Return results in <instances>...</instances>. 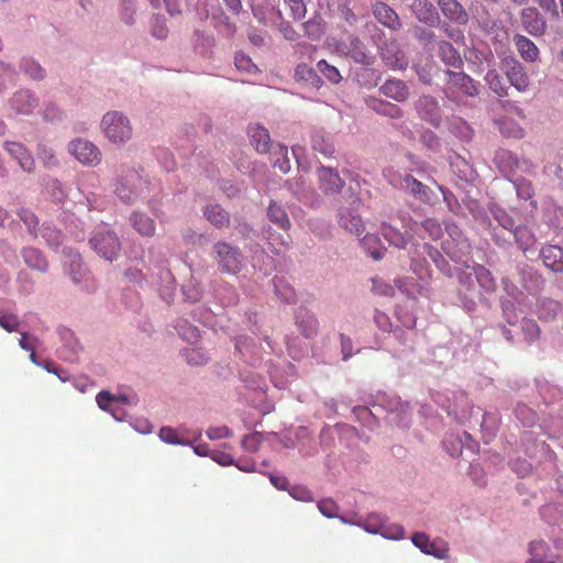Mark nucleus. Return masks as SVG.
<instances>
[{
    "label": "nucleus",
    "mask_w": 563,
    "mask_h": 563,
    "mask_svg": "<svg viewBox=\"0 0 563 563\" xmlns=\"http://www.w3.org/2000/svg\"><path fill=\"white\" fill-rule=\"evenodd\" d=\"M368 106L377 113L393 119H399L404 115L402 110L398 106L386 101L373 99L368 102Z\"/></svg>",
    "instance_id": "nucleus-34"
},
{
    "label": "nucleus",
    "mask_w": 563,
    "mask_h": 563,
    "mask_svg": "<svg viewBox=\"0 0 563 563\" xmlns=\"http://www.w3.org/2000/svg\"><path fill=\"white\" fill-rule=\"evenodd\" d=\"M159 438L162 441L168 444H185V441H181L178 437L177 431L172 427H163L159 430Z\"/></svg>",
    "instance_id": "nucleus-53"
},
{
    "label": "nucleus",
    "mask_w": 563,
    "mask_h": 563,
    "mask_svg": "<svg viewBox=\"0 0 563 563\" xmlns=\"http://www.w3.org/2000/svg\"><path fill=\"white\" fill-rule=\"evenodd\" d=\"M19 217L30 230L35 229L38 223L36 216L30 210L21 209Z\"/></svg>",
    "instance_id": "nucleus-58"
},
{
    "label": "nucleus",
    "mask_w": 563,
    "mask_h": 563,
    "mask_svg": "<svg viewBox=\"0 0 563 563\" xmlns=\"http://www.w3.org/2000/svg\"><path fill=\"white\" fill-rule=\"evenodd\" d=\"M484 79L497 96L506 97L508 95V87L505 85L503 77L496 69H489Z\"/></svg>",
    "instance_id": "nucleus-36"
},
{
    "label": "nucleus",
    "mask_w": 563,
    "mask_h": 563,
    "mask_svg": "<svg viewBox=\"0 0 563 563\" xmlns=\"http://www.w3.org/2000/svg\"><path fill=\"white\" fill-rule=\"evenodd\" d=\"M402 187L413 197L422 201H428L430 199V188L423 185L421 181L417 180L411 175H406L404 177Z\"/></svg>",
    "instance_id": "nucleus-27"
},
{
    "label": "nucleus",
    "mask_w": 563,
    "mask_h": 563,
    "mask_svg": "<svg viewBox=\"0 0 563 563\" xmlns=\"http://www.w3.org/2000/svg\"><path fill=\"white\" fill-rule=\"evenodd\" d=\"M306 34L312 40H319L323 34V23L321 19H312L303 24Z\"/></svg>",
    "instance_id": "nucleus-46"
},
{
    "label": "nucleus",
    "mask_w": 563,
    "mask_h": 563,
    "mask_svg": "<svg viewBox=\"0 0 563 563\" xmlns=\"http://www.w3.org/2000/svg\"><path fill=\"white\" fill-rule=\"evenodd\" d=\"M514 236L518 246L527 252L534 244V235L527 227H517L514 230Z\"/></svg>",
    "instance_id": "nucleus-39"
},
{
    "label": "nucleus",
    "mask_w": 563,
    "mask_h": 563,
    "mask_svg": "<svg viewBox=\"0 0 563 563\" xmlns=\"http://www.w3.org/2000/svg\"><path fill=\"white\" fill-rule=\"evenodd\" d=\"M21 68L24 70L26 75H29L33 79L44 78V69L33 58H23L21 62Z\"/></svg>",
    "instance_id": "nucleus-42"
},
{
    "label": "nucleus",
    "mask_w": 563,
    "mask_h": 563,
    "mask_svg": "<svg viewBox=\"0 0 563 563\" xmlns=\"http://www.w3.org/2000/svg\"><path fill=\"white\" fill-rule=\"evenodd\" d=\"M275 291L282 301L286 303L295 301L296 294L294 288L285 284L283 280H275Z\"/></svg>",
    "instance_id": "nucleus-43"
},
{
    "label": "nucleus",
    "mask_w": 563,
    "mask_h": 563,
    "mask_svg": "<svg viewBox=\"0 0 563 563\" xmlns=\"http://www.w3.org/2000/svg\"><path fill=\"white\" fill-rule=\"evenodd\" d=\"M133 228L144 236H152L155 233V222L144 213L135 212L131 216Z\"/></svg>",
    "instance_id": "nucleus-29"
},
{
    "label": "nucleus",
    "mask_w": 563,
    "mask_h": 563,
    "mask_svg": "<svg viewBox=\"0 0 563 563\" xmlns=\"http://www.w3.org/2000/svg\"><path fill=\"white\" fill-rule=\"evenodd\" d=\"M5 148L9 154L18 161L21 168L31 172L34 167V159L21 143L7 142Z\"/></svg>",
    "instance_id": "nucleus-21"
},
{
    "label": "nucleus",
    "mask_w": 563,
    "mask_h": 563,
    "mask_svg": "<svg viewBox=\"0 0 563 563\" xmlns=\"http://www.w3.org/2000/svg\"><path fill=\"white\" fill-rule=\"evenodd\" d=\"M515 186L517 189L518 197L523 200L530 199L534 194L531 181H529L527 179H523V178L517 179L515 181Z\"/></svg>",
    "instance_id": "nucleus-49"
},
{
    "label": "nucleus",
    "mask_w": 563,
    "mask_h": 563,
    "mask_svg": "<svg viewBox=\"0 0 563 563\" xmlns=\"http://www.w3.org/2000/svg\"><path fill=\"white\" fill-rule=\"evenodd\" d=\"M361 205V200L355 199L350 208H343L339 213L340 227L355 235H361L365 230L364 222L358 214Z\"/></svg>",
    "instance_id": "nucleus-6"
},
{
    "label": "nucleus",
    "mask_w": 563,
    "mask_h": 563,
    "mask_svg": "<svg viewBox=\"0 0 563 563\" xmlns=\"http://www.w3.org/2000/svg\"><path fill=\"white\" fill-rule=\"evenodd\" d=\"M412 543L421 550V552L433 555L438 559L446 556L449 548L448 544L440 540H430L429 537L423 532H416L411 537Z\"/></svg>",
    "instance_id": "nucleus-10"
},
{
    "label": "nucleus",
    "mask_w": 563,
    "mask_h": 563,
    "mask_svg": "<svg viewBox=\"0 0 563 563\" xmlns=\"http://www.w3.org/2000/svg\"><path fill=\"white\" fill-rule=\"evenodd\" d=\"M438 56L451 67H460L463 64L460 53L449 42L441 41L438 44Z\"/></svg>",
    "instance_id": "nucleus-25"
},
{
    "label": "nucleus",
    "mask_w": 563,
    "mask_h": 563,
    "mask_svg": "<svg viewBox=\"0 0 563 563\" xmlns=\"http://www.w3.org/2000/svg\"><path fill=\"white\" fill-rule=\"evenodd\" d=\"M341 345H342L343 360H347L352 355V352H351L352 341H351V339L345 336L344 334H341Z\"/></svg>",
    "instance_id": "nucleus-63"
},
{
    "label": "nucleus",
    "mask_w": 563,
    "mask_h": 563,
    "mask_svg": "<svg viewBox=\"0 0 563 563\" xmlns=\"http://www.w3.org/2000/svg\"><path fill=\"white\" fill-rule=\"evenodd\" d=\"M374 16L386 27L397 31L401 27V22L397 13L386 3L376 2L373 5Z\"/></svg>",
    "instance_id": "nucleus-15"
},
{
    "label": "nucleus",
    "mask_w": 563,
    "mask_h": 563,
    "mask_svg": "<svg viewBox=\"0 0 563 563\" xmlns=\"http://www.w3.org/2000/svg\"><path fill=\"white\" fill-rule=\"evenodd\" d=\"M89 244L101 257L110 262L117 257L121 249L118 236L106 229L96 231L90 238Z\"/></svg>",
    "instance_id": "nucleus-4"
},
{
    "label": "nucleus",
    "mask_w": 563,
    "mask_h": 563,
    "mask_svg": "<svg viewBox=\"0 0 563 563\" xmlns=\"http://www.w3.org/2000/svg\"><path fill=\"white\" fill-rule=\"evenodd\" d=\"M101 126L106 137L115 144L124 143L132 136V128L126 117L112 111L103 115Z\"/></svg>",
    "instance_id": "nucleus-2"
},
{
    "label": "nucleus",
    "mask_w": 563,
    "mask_h": 563,
    "mask_svg": "<svg viewBox=\"0 0 563 563\" xmlns=\"http://www.w3.org/2000/svg\"><path fill=\"white\" fill-rule=\"evenodd\" d=\"M382 234L390 244L398 249L406 247V245L412 239V234L409 230L400 232L398 229L387 223L382 224Z\"/></svg>",
    "instance_id": "nucleus-22"
},
{
    "label": "nucleus",
    "mask_w": 563,
    "mask_h": 563,
    "mask_svg": "<svg viewBox=\"0 0 563 563\" xmlns=\"http://www.w3.org/2000/svg\"><path fill=\"white\" fill-rule=\"evenodd\" d=\"M289 7L291 15L296 20L305 18L307 13V1L306 0H284Z\"/></svg>",
    "instance_id": "nucleus-48"
},
{
    "label": "nucleus",
    "mask_w": 563,
    "mask_h": 563,
    "mask_svg": "<svg viewBox=\"0 0 563 563\" xmlns=\"http://www.w3.org/2000/svg\"><path fill=\"white\" fill-rule=\"evenodd\" d=\"M291 495L299 500H310L311 495L310 492L302 487L294 488Z\"/></svg>",
    "instance_id": "nucleus-64"
},
{
    "label": "nucleus",
    "mask_w": 563,
    "mask_h": 563,
    "mask_svg": "<svg viewBox=\"0 0 563 563\" xmlns=\"http://www.w3.org/2000/svg\"><path fill=\"white\" fill-rule=\"evenodd\" d=\"M12 107L21 113H27L35 107V98L26 90H21L14 93L11 100Z\"/></svg>",
    "instance_id": "nucleus-31"
},
{
    "label": "nucleus",
    "mask_w": 563,
    "mask_h": 563,
    "mask_svg": "<svg viewBox=\"0 0 563 563\" xmlns=\"http://www.w3.org/2000/svg\"><path fill=\"white\" fill-rule=\"evenodd\" d=\"M317 175L320 189L325 195L339 194L345 185L339 172L334 168L320 166L317 170Z\"/></svg>",
    "instance_id": "nucleus-9"
},
{
    "label": "nucleus",
    "mask_w": 563,
    "mask_h": 563,
    "mask_svg": "<svg viewBox=\"0 0 563 563\" xmlns=\"http://www.w3.org/2000/svg\"><path fill=\"white\" fill-rule=\"evenodd\" d=\"M523 29L533 36H541L547 30V23L534 7H527L520 14Z\"/></svg>",
    "instance_id": "nucleus-12"
},
{
    "label": "nucleus",
    "mask_w": 563,
    "mask_h": 563,
    "mask_svg": "<svg viewBox=\"0 0 563 563\" xmlns=\"http://www.w3.org/2000/svg\"><path fill=\"white\" fill-rule=\"evenodd\" d=\"M438 4L445 18L456 24H466L468 14L457 0H438Z\"/></svg>",
    "instance_id": "nucleus-14"
},
{
    "label": "nucleus",
    "mask_w": 563,
    "mask_h": 563,
    "mask_svg": "<svg viewBox=\"0 0 563 563\" xmlns=\"http://www.w3.org/2000/svg\"><path fill=\"white\" fill-rule=\"evenodd\" d=\"M234 64L239 70L245 73H255L257 71L256 65L252 62V59L245 55L244 53H236L234 56Z\"/></svg>",
    "instance_id": "nucleus-45"
},
{
    "label": "nucleus",
    "mask_w": 563,
    "mask_h": 563,
    "mask_svg": "<svg viewBox=\"0 0 563 563\" xmlns=\"http://www.w3.org/2000/svg\"><path fill=\"white\" fill-rule=\"evenodd\" d=\"M505 74L512 87L519 92H526L530 86V78L525 67L515 58L505 60Z\"/></svg>",
    "instance_id": "nucleus-8"
},
{
    "label": "nucleus",
    "mask_w": 563,
    "mask_h": 563,
    "mask_svg": "<svg viewBox=\"0 0 563 563\" xmlns=\"http://www.w3.org/2000/svg\"><path fill=\"white\" fill-rule=\"evenodd\" d=\"M561 311V303L552 298H541L537 303V314L542 321H553Z\"/></svg>",
    "instance_id": "nucleus-24"
},
{
    "label": "nucleus",
    "mask_w": 563,
    "mask_h": 563,
    "mask_svg": "<svg viewBox=\"0 0 563 563\" xmlns=\"http://www.w3.org/2000/svg\"><path fill=\"white\" fill-rule=\"evenodd\" d=\"M205 218L216 228L222 229L230 225L229 213L218 203H209L203 209Z\"/></svg>",
    "instance_id": "nucleus-20"
},
{
    "label": "nucleus",
    "mask_w": 563,
    "mask_h": 563,
    "mask_svg": "<svg viewBox=\"0 0 563 563\" xmlns=\"http://www.w3.org/2000/svg\"><path fill=\"white\" fill-rule=\"evenodd\" d=\"M267 241L275 253L286 251L290 244V235L285 233H278L276 231H267Z\"/></svg>",
    "instance_id": "nucleus-37"
},
{
    "label": "nucleus",
    "mask_w": 563,
    "mask_h": 563,
    "mask_svg": "<svg viewBox=\"0 0 563 563\" xmlns=\"http://www.w3.org/2000/svg\"><path fill=\"white\" fill-rule=\"evenodd\" d=\"M22 256L25 265H27L31 269H35L42 273L47 271L48 263L38 250L34 247H25L22 251Z\"/></svg>",
    "instance_id": "nucleus-26"
},
{
    "label": "nucleus",
    "mask_w": 563,
    "mask_h": 563,
    "mask_svg": "<svg viewBox=\"0 0 563 563\" xmlns=\"http://www.w3.org/2000/svg\"><path fill=\"white\" fill-rule=\"evenodd\" d=\"M474 274L482 288L488 292L495 290L496 282L489 269L483 265H476L474 266Z\"/></svg>",
    "instance_id": "nucleus-38"
},
{
    "label": "nucleus",
    "mask_w": 563,
    "mask_h": 563,
    "mask_svg": "<svg viewBox=\"0 0 563 563\" xmlns=\"http://www.w3.org/2000/svg\"><path fill=\"white\" fill-rule=\"evenodd\" d=\"M445 75L443 92L448 99L455 101L460 96L476 97L478 95L477 85L465 73L446 70Z\"/></svg>",
    "instance_id": "nucleus-1"
},
{
    "label": "nucleus",
    "mask_w": 563,
    "mask_h": 563,
    "mask_svg": "<svg viewBox=\"0 0 563 563\" xmlns=\"http://www.w3.org/2000/svg\"><path fill=\"white\" fill-rule=\"evenodd\" d=\"M68 150L71 155L84 165L97 166L101 162L100 150L87 140L77 139L70 142Z\"/></svg>",
    "instance_id": "nucleus-5"
},
{
    "label": "nucleus",
    "mask_w": 563,
    "mask_h": 563,
    "mask_svg": "<svg viewBox=\"0 0 563 563\" xmlns=\"http://www.w3.org/2000/svg\"><path fill=\"white\" fill-rule=\"evenodd\" d=\"M152 34L157 38H166L168 29L165 24V19L161 15H155L152 20Z\"/></svg>",
    "instance_id": "nucleus-52"
},
{
    "label": "nucleus",
    "mask_w": 563,
    "mask_h": 563,
    "mask_svg": "<svg viewBox=\"0 0 563 563\" xmlns=\"http://www.w3.org/2000/svg\"><path fill=\"white\" fill-rule=\"evenodd\" d=\"M231 430L225 426L210 428L207 430V435L211 440L225 439L231 437Z\"/></svg>",
    "instance_id": "nucleus-57"
},
{
    "label": "nucleus",
    "mask_w": 563,
    "mask_h": 563,
    "mask_svg": "<svg viewBox=\"0 0 563 563\" xmlns=\"http://www.w3.org/2000/svg\"><path fill=\"white\" fill-rule=\"evenodd\" d=\"M504 108L507 111L515 113L518 118L526 119L525 110L522 108H520L518 104H516L515 102L506 101Z\"/></svg>",
    "instance_id": "nucleus-62"
},
{
    "label": "nucleus",
    "mask_w": 563,
    "mask_h": 563,
    "mask_svg": "<svg viewBox=\"0 0 563 563\" xmlns=\"http://www.w3.org/2000/svg\"><path fill=\"white\" fill-rule=\"evenodd\" d=\"M362 245L375 261L382 260L386 253V247L382 245L375 234H366L362 240Z\"/></svg>",
    "instance_id": "nucleus-32"
},
{
    "label": "nucleus",
    "mask_w": 563,
    "mask_h": 563,
    "mask_svg": "<svg viewBox=\"0 0 563 563\" xmlns=\"http://www.w3.org/2000/svg\"><path fill=\"white\" fill-rule=\"evenodd\" d=\"M295 76L298 80L310 81L312 85L318 84L320 81L316 70H313L312 68L308 67L305 64L298 65L296 67Z\"/></svg>",
    "instance_id": "nucleus-44"
},
{
    "label": "nucleus",
    "mask_w": 563,
    "mask_h": 563,
    "mask_svg": "<svg viewBox=\"0 0 563 563\" xmlns=\"http://www.w3.org/2000/svg\"><path fill=\"white\" fill-rule=\"evenodd\" d=\"M550 548L543 540H534L529 544L530 558L526 563H554L553 561H547Z\"/></svg>",
    "instance_id": "nucleus-30"
},
{
    "label": "nucleus",
    "mask_w": 563,
    "mask_h": 563,
    "mask_svg": "<svg viewBox=\"0 0 563 563\" xmlns=\"http://www.w3.org/2000/svg\"><path fill=\"white\" fill-rule=\"evenodd\" d=\"M380 92L397 102H404L409 97V89L400 79H388L379 88Z\"/></svg>",
    "instance_id": "nucleus-16"
},
{
    "label": "nucleus",
    "mask_w": 563,
    "mask_h": 563,
    "mask_svg": "<svg viewBox=\"0 0 563 563\" xmlns=\"http://www.w3.org/2000/svg\"><path fill=\"white\" fill-rule=\"evenodd\" d=\"M318 70L332 84H339L342 76L335 66L329 65L324 59L317 63Z\"/></svg>",
    "instance_id": "nucleus-41"
},
{
    "label": "nucleus",
    "mask_w": 563,
    "mask_h": 563,
    "mask_svg": "<svg viewBox=\"0 0 563 563\" xmlns=\"http://www.w3.org/2000/svg\"><path fill=\"white\" fill-rule=\"evenodd\" d=\"M143 184L142 177L137 173L131 172L118 180L115 194L122 201L131 202L140 196Z\"/></svg>",
    "instance_id": "nucleus-7"
},
{
    "label": "nucleus",
    "mask_w": 563,
    "mask_h": 563,
    "mask_svg": "<svg viewBox=\"0 0 563 563\" xmlns=\"http://www.w3.org/2000/svg\"><path fill=\"white\" fill-rule=\"evenodd\" d=\"M19 320L16 316L12 313H4L2 312L0 316V327L7 330L8 332H14L18 331L19 328Z\"/></svg>",
    "instance_id": "nucleus-55"
},
{
    "label": "nucleus",
    "mask_w": 563,
    "mask_h": 563,
    "mask_svg": "<svg viewBox=\"0 0 563 563\" xmlns=\"http://www.w3.org/2000/svg\"><path fill=\"white\" fill-rule=\"evenodd\" d=\"M539 7L552 16H559L558 4L555 0H534Z\"/></svg>",
    "instance_id": "nucleus-60"
},
{
    "label": "nucleus",
    "mask_w": 563,
    "mask_h": 563,
    "mask_svg": "<svg viewBox=\"0 0 563 563\" xmlns=\"http://www.w3.org/2000/svg\"><path fill=\"white\" fill-rule=\"evenodd\" d=\"M267 217L272 222L277 224L284 231L289 230L290 221L287 213L280 206L276 205L275 202L269 205L267 209Z\"/></svg>",
    "instance_id": "nucleus-35"
},
{
    "label": "nucleus",
    "mask_w": 563,
    "mask_h": 563,
    "mask_svg": "<svg viewBox=\"0 0 563 563\" xmlns=\"http://www.w3.org/2000/svg\"><path fill=\"white\" fill-rule=\"evenodd\" d=\"M515 46L520 54L521 58L527 63H534L539 59V48L537 45L527 36L516 34L514 36Z\"/></svg>",
    "instance_id": "nucleus-19"
},
{
    "label": "nucleus",
    "mask_w": 563,
    "mask_h": 563,
    "mask_svg": "<svg viewBox=\"0 0 563 563\" xmlns=\"http://www.w3.org/2000/svg\"><path fill=\"white\" fill-rule=\"evenodd\" d=\"M349 54L360 64H371V56L367 54L365 44L357 37H350Z\"/></svg>",
    "instance_id": "nucleus-33"
},
{
    "label": "nucleus",
    "mask_w": 563,
    "mask_h": 563,
    "mask_svg": "<svg viewBox=\"0 0 563 563\" xmlns=\"http://www.w3.org/2000/svg\"><path fill=\"white\" fill-rule=\"evenodd\" d=\"M374 319H375L377 327L380 330H383L385 332H389L391 330L390 319L385 312L376 311Z\"/></svg>",
    "instance_id": "nucleus-59"
},
{
    "label": "nucleus",
    "mask_w": 563,
    "mask_h": 563,
    "mask_svg": "<svg viewBox=\"0 0 563 563\" xmlns=\"http://www.w3.org/2000/svg\"><path fill=\"white\" fill-rule=\"evenodd\" d=\"M41 235L46 240L49 246H58L62 243V233L58 230L52 229L49 227H44L41 230Z\"/></svg>",
    "instance_id": "nucleus-51"
},
{
    "label": "nucleus",
    "mask_w": 563,
    "mask_h": 563,
    "mask_svg": "<svg viewBox=\"0 0 563 563\" xmlns=\"http://www.w3.org/2000/svg\"><path fill=\"white\" fill-rule=\"evenodd\" d=\"M318 509L323 516L328 518H335L339 512L338 505L330 498L320 500L318 503Z\"/></svg>",
    "instance_id": "nucleus-50"
},
{
    "label": "nucleus",
    "mask_w": 563,
    "mask_h": 563,
    "mask_svg": "<svg viewBox=\"0 0 563 563\" xmlns=\"http://www.w3.org/2000/svg\"><path fill=\"white\" fill-rule=\"evenodd\" d=\"M521 327L527 340L533 341L539 338L540 329L534 320L525 319Z\"/></svg>",
    "instance_id": "nucleus-54"
},
{
    "label": "nucleus",
    "mask_w": 563,
    "mask_h": 563,
    "mask_svg": "<svg viewBox=\"0 0 563 563\" xmlns=\"http://www.w3.org/2000/svg\"><path fill=\"white\" fill-rule=\"evenodd\" d=\"M98 406L104 411H111V404L115 401V396L110 391L102 390L96 397Z\"/></svg>",
    "instance_id": "nucleus-56"
},
{
    "label": "nucleus",
    "mask_w": 563,
    "mask_h": 563,
    "mask_svg": "<svg viewBox=\"0 0 563 563\" xmlns=\"http://www.w3.org/2000/svg\"><path fill=\"white\" fill-rule=\"evenodd\" d=\"M312 148L314 152L322 154L324 157H330L335 152L333 143L329 137L322 134H314L312 137Z\"/></svg>",
    "instance_id": "nucleus-40"
},
{
    "label": "nucleus",
    "mask_w": 563,
    "mask_h": 563,
    "mask_svg": "<svg viewBox=\"0 0 563 563\" xmlns=\"http://www.w3.org/2000/svg\"><path fill=\"white\" fill-rule=\"evenodd\" d=\"M384 63L393 69H405L408 65L405 53L396 42H388L380 48Z\"/></svg>",
    "instance_id": "nucleus-13"
},
{
    "label": "nucleus",
    "mask_w": 563,
    "mask_h": 563,
    "mask_svg": "<svg viewBox=\"0 0 563 563\" xmlns=\"http://www.w3.org/2000/svg\"><path fill=\"white\" fill-rule=\"evenodd\" d=\"M296 323L300 329L302 335L311 338L317 334L318 331V319L317 317L308 311L306 308H299L296 312Z\"/></svg>",
    "instance_id": "nucleus-18"
},
{
    "label": "nucleus",
    "mask_w": 563,
    "mask_h": 563,
    "mask_svg": "<svg viewBox=\"0 0 563 563\" xmlns=\"http://www.w3.org/2000/svg\"><path fill=\"white\" fill-rule=\"evenodd\" d=\"M249 134L258 153H267L271 148V137L268 131L258 124L250 125Z\"/></svg>",
    "instance_id": "nucleus-23"
},
{
    "label": "nucleus",
    "mask_w": 563,
    "mask_h": 563,
    "mask_svg": "<svg viewBox=\"0 0 563 563\" xmlns=\"http://www.w3.org/2000/svg\"><path fill=\"white\" fill-rule=\"evenodd\" d=\"M420 118L431 125L438 128L441 124V108L435 98L431 96H422L416 103Z\"/></svg>",
    "instance_id": "nucleus-11"
},
{
    "label": "nucleus",
    "mask_w": 563,
    "mask_h": 563,
    "mask_svg": "<svg viewBox=\"0 0 563 563\" xmlns=\"http://www.w3.org/2000/svg\"><path fill=\"white\" fill-rule=\"evenodd\" d=\"M213 250L222 273L236 274L242 269L244 257L238 246L220 241L214 243Z\"/></svg>",
    "instance_id": "nucleus-3"
},
{
    "label": "nucleus",
    "mask_w": 563,
    "mask_h": 563,
    "mask_svg": "<svg viewBox=\"0 0 563 563\" xmlns=\"http://www.w3.org/2000/svg\"><path fill=\"white\" fill-rule=\"evenodd\" d=\"M495 218L503 228L508 230L512 229L514 221L505 212L498 211L497 213H495Z\"/></svg>",
    "instance_id": "nucleus-61"
},
{
    "label": "nucleus",
    "mask_w": 563,
    "mask_h": 563,
    "mask_svg": "<svg viewBox=\"0 0 563 563\" xmlns=\"http://www.w3.org/2000/svg\"><path fill=\"white\" fill-rule=\"evenodd\" d=\"M65 269L71 276L75 283H80L85 276V271L82 269L81 256L78 253L69 252L66 255V261L64 262Z\"/></svg>",
    "instance_id": "nucleus-28"
},
{
    "label": "nucleus",
    "mask_w": 563,
    "mask_h": 563,
    "mask_svg": "<svg viewBox=\"0 0 563 563\" xmlns=\"http://www.w3.org/2000/svg\"><path fill=\"white\" fill-rule=\"evenodd\" d=\"M544 265L555 273H563V249L558 245H545L541 250Z\"/></svg>",
    "instance_id": "nucleus-17"
},
{
    "label": "nucleus",
    "mask_w": 563,
    "mask_h": 563,
    "mask_svg": "<svg viewBox=\"0 0 563 563\" xmlns=\"http://www.w3.org/2000/svg\"><path fill=\"white\" fill-rule=\"evenodd\" d=\"M422 228L424 229L426 232H428L429 236L434 241L440 240L443 235L441 224L435 219H426L422 222Z\"/></svg>",
    "instance_id": "nucleus-47"
}]
</instances>
